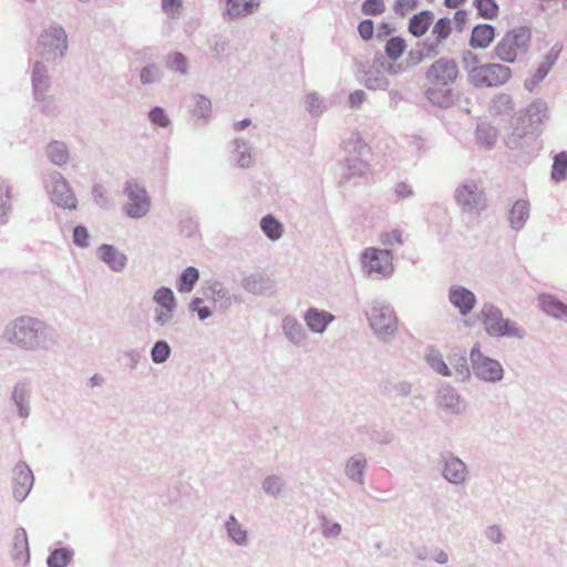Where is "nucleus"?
<instances>
[{"label":"nucleus","mask_w":567,"mask_h":567,"mask_svg":"<svg viewBox=\"0 0 567 567\" xmlns=\"http://www.w3.org/2000/svg\"><path fill=\"white\" fill-rule=\"evenodd\" d=\"M367 468V458L363 454L357 453L350 456L344 463V474L358 485L364 484V472Z\"/></svg>","instance_id":"29"},{"label":"nucleus","mask_w":567,"mask_h":567,"mask_svg":"<svg viewBox=\"0 0 567 567\" xmlns=\"http://www.w3.org/2000/svg\"><path fill=\"white\" fill-rule=\"evenodd\" d=\"M241 287L254 295H264L268 289L267 279L260 274H250L243 278Z\"/></svg>","instance_id":"48"},{"label":"nucleus","mask_w":567,"mask_h":567,"mask_svg":"<svg viewBox=\"0 0 567 567\" xmlns=\"http://www.w3.org/2000/svg\"><path fill=\"white\" fill-rule=\"evenodd\" d=\"M227 538L238 547H247L249 544L248 530L246 527L234 516L230 515L224 524Z\"/></svg>","instance_id":"28"},{"label":"nucleus","mask_w":567,"mask_h":567,"mask_svg":"<svg viewBox=\"0 0 567 567\" xmlns=\"http://www.w3.org/2000/svg\"><path fill=\"white\" fill-rule=\"evenodd\" d=\"M306 328L313 334H324L334 322L336 316L318 307H309L302 313Z\"/></svg>","instance_id":"18"},{"label":"nucleus","mask_w":567,"mask_h":567,"mask_svg":"<svg viewBox=\"0 0 567 567\" xmlns=\"http://www.w3.org/2000/svg\"><path fill=\"white\" fill-rule=\"evenodd\" d=\"M259 227H260V230L262 231V234L270 241H278L285 235L284 224L271 214L265 215L260 219Z\"/></svg>","instance_id":"35"},{"label":"nucleus","mask_w":567,"mask_h":567,"mask_svg":"<svg viewBox=\"0 0 567 567\" xmlns=\"http://www.w3.org/2000/svg\"><path fill=\"white\" fill-rule=\"evenodd\" d=\"M343 148L349 156L368 157L371 148L359 133H351L343 141Z\"/></svg>","instance_id":"39"},{"label":"nucleus","mask_w":567,"mask_h":567,"mask_svg":"<svg viewBox=\"0 0 567 567\" xmlns=\"http://www.w3.org/2000/svg\"><path fill=\"white\" fill-rule=\"evenodd\" d=\"M537 309L546 317L567 323V303L550 292H540L536 297Z\"/></svg>","instance_id":"16"},{"label":"nucleus","mask_w":567,"mask_h":567,"mask_svg":"<svg viewBox=\"0 0 567 567\" xmlns=\"http://www.w3.org/2000/svg\"><path fill=\"white\" fill-rule=\"evenodd\" d=\"M470 362L474 377L484 383L496 384L505 378L502 362L485 354L478 342L470 351Z\"/></svg>","instance_id":"9"},{"label":"nucleus","mask_w":567,"mask_h":567,"mask_svg":"<svg viewBox=\"0 0 567 567\" xmlns=\"http://www.w3.org/2000/svg\"><path fill=\"white\" fill-rule=\"evenodd\" d=\"M447 300L462 317L468 316L477 303L475 293L460 284H454L449 287Z\"/></svg>","instance_id":"17"},{"label":"nucleus","mask_w":567,"mask_h":567,"mask_svg":"<svg viewBox=\"0 0 567 567\" xmlns=\"http://www.w3.org/2000/svg\"><path fill=\"white\" fill-rule=\"evenodd\" d=\"M549 118L546 101H532L511 123L509 131L504 137L511 150L523 151L530 146L540 132V126Z\"/></svg>","instance_id":"2"},{"label":"nucleus","mask_w":567,"mask_h":567,"mask_svg":"<svg viewBox=\"0 0 567 567\" xmlns=\"http://www.w3.org/2000/svg\"><path fill=\"white\" fill-rule=\"evenodd\" d=\"M512 76V70L498 63L482 64L468 81L476 87H492L505 84Z\"/></svg>","instance_id":"13"},{"label":"nucleus","mask_w":567,"mask_h":567,"mask_svg":"<svg viewBox=\"0 0 567 567\" xmlns=\"http://www.w3.org/2000/svg\"><path fill=\"white\" fill-rule=\"evenodd\" d=\"M33 97L39 107L47 114H54L58 110L54 97L50 94V78L47 65L37 61L32 74Z\"/></svg>","instance_id":"12"},{"label":"nucleus","mask_w":567,"mask_h":567,"mask_svg":"<svg viewBox=\"0 0 567 567\" xmlns=\"http://www.w3.org/2000/svg\"><path fill=\"white\" fill-rule=\"evenodd\" d=\"M95 255L100 261L115 274H122L127 268L128 258L126 254L114 245H100L96 248Z\"/></svg>","instance_id":"20"},{"label":"nucleus","mask_w":567,"mask_h":567,"mask_svg":"<svg viewBox=\"0 0 567 567\" xmlns=\"http://www.w3.org/2000/svg\"><path fill=\"white\" fill-rule=\"evenodd\" d=\"M436 405L442 412L451 416L465 415L468 410V404L463 395L449 385L437 391Z\"/></svg>","instance_id":"15"},{"label":"nucleus","mask_w":567,"mask_h":567,"mask_svg":"<svg viewBox=\"0 0 567 567\" xmlns=\"http://www.w3.org/2000/svg\"><path fill=\"white\" fill-rule=\"evenodd\" d=\"M532 34L529 29L518 27L506 32L494 48L497 59L513 63L529 50Z\"/></svg>","instance_id":"8"},{"label":"nucleus","mask_w":567,"mask_h":567,"mask_svg":"<svg viewBox=\"0 0 567 567\" xmlns=\"http://www.w3.org/2000/svg\"><path fill=\"white\" fill-rule=\"evenodd\" d=\"M549 72L550 70L539 62L536 69L525 79L524 87L528 92H533Z\"/></svg>","instance_id":"54"},{"label":"nucleus","mask_w":567,"mask_h":567,"mask_svg":"<svg viewBox=\"0 0 567 567\" xmlns=\"http://www.w3.org/2000/svg\"><path fill=\"white\" fill-rule=\"evenodd\" d=\"M11 558L19 566H27L30 560L28 535L23 527L14 529L12 535Z\"/></svg>","instance_id":"25"},{"label":"nucleus","mask_w":567,"mask_h":567,"mask_svg":"<svg viewBox=\"0 0 567 567\" xmlns=\"http://www.w3.org/2000/svg\"><path fill=\"white\" fill-rule=\"evenodd\" d=\"M281 329L285 338L293 346L303 348L309 342V336L301 322L291 315H287L281 320Z\"/></svg>","instance_id":"23"},{"label":"nucleus","mask_w":567,"mask_h":567,"mask_svg":"<svg viewBox=\"0 0 567 567\" xmlns=\"http://www.w3.org/2000/svg\"><path fill=\"white\" fill-rule=\"evenodd\" d=\"M19 417L27 419L30 414V389L25 383H16L11 392Z\"/></svg>","instance_id":"30"},{"label":"nucleus","mask_w":567,"mask_h":567,"mask_svg":"<svg viewBox=\"0 0 567 567\" xmlns=\"http://www.w3.org/2000/svg\"><path fill=\"white\" fill-rule=\"evenodd\" d=\"M319 528L321 536L327 540L338 539L343 532V527L339 522L326 515L320 516Z\"/></svg>","instance_id":"46"},{"label":"nucleus","mask_w":567,"mask_h":567,"mask_svg":"<svg viewBox=\"0 0 567 567\" xmlns=\"http://www.w3.org/2000/svg\"><path fill=\"white\" fill-rule=\"evenodd\" d=\"M3 336L11 346L27 352L48 351L58 344L54 329L32 316H20L9 321Z\"/></svg>","instance_id":"1"},{"label":"nucleus","mask_w":567,"mask_h":567,"mask_svg":"<svg viewBox=\"0 0 567 567\" xmlns=\"http://www.w3.org/2000/svg\"><path fill=\"white\" fill-rule=\"evenodd\" d=\"M458 74L457 65L453 60L439 59L429 68L426 78L437 85H449L453 83Z\"/></svg>","instance_id":"22"},{"label":"nucleus","mask_w":567,"mask_h":567,"mask_svg":"<svg viewBox=\"0 0 567 567\" xmlns=\"http://www.w3.org/2000/svg\"><path fill=\"white\" fill-rule=\"evenodd\" d=\"M406 44L403 39L394 37L391 38L385 44V53L386 55L396 61L404 52Z\"/></svg>","instance_id":"56"},{"label":"nucleus","mask_w":567,"mask_h":567,"mask_svg":"<svg viewBox=\"0 0 567 567\" xmlns=\"http://www.w3.org/2000/svg\"><path fill=\"white\" fill-rule=\"evenodd\" d=\"M261 489L269 497L284 498L287 495V483L282 476L270 474L261 481Z\"/></svg>","instance_id":"34"},{"label":"nucleus","mask_w":567,"mask_h":567,"mask_svg":"<svg viewBox=\"0 0 567 567\" xmlns=\"http://www.w3.org/2000/svg\"><path fill=\"white\" fill-rule=\"evenodd\" d=\"M550 178L555 183H561L567 179V152H560L554 156Z\"/></svg>","instance_id":"51"},{"label":"nucleus","mask_w":567,"mask_h":567,"mask_svg":"<svg viewBox=\"0 0 567 567\" xmlns=\"http://www.w3.org/2000/svg\"><path fill=\"white\" fill-rule=\"evenodd\" d=\"M348 177H362L369 171L367 157L349 156L346 159Z\"/></svg>","instance_id":"50"},{"label":"nucleus","mask_w":567,"mask_h":567,"mask_svg":"<svg viewBox=\"0 0 567 567\" xmlns=\"http://www.w3.org/2000/svg\"><path fill=\"white\" fill-rule=\"evenodd\" d=\"M462 64L467 73V81L473 78V74L476 73L478 68L482 65L478 56L471 51L464 52L462 56Z\"/></svg>","instance_id":"61"},{"label":"nucleus","mask_w":567,"mask_h":567,"mask_svg":"<svg viewBox=\"0 0 567 567\" xmlns=\"http://www.w3.org/2000/svg\"><path fill=\"white\" fill-rule=\"evenodd\" d=\"M72 240L73 244L81 249L89 248L91 245V235L89 229L82 225L75 226L73 229Z\"/></svg>","instance_id":"60"},{"label":"nucleus","mask_w":567,"mask_h":567,"mask_svg":"<svg viewBox=\"0 0 567 567\" xmlns=\"http://www.w3.org/2000/svg\"><path fill=\"white\" fill-rule=\"evenodd\" d=\"M303 105L308 114L316 118L323 115L328 110L324 97L315 91L306 93Z\"/></svg>","instance_id":"42"},{"label":"nucleus","mask_w":567,"mask_h":567,"mask_svg":"<svg viewBox=\"0 0 567 567\" xmlns=\"http://www.w3.org/2000/svg\"><path fill=\"white\" fill-rule=\"evenodd\" d=\"M474 4L480 16L485 19H493L498 13V6L495 0H474Z\"/></svg>","instance_id":"57"},{"label":"nucleus","mask_w":567,"mask_h":567,"mask_svg":"<svg viewBox=\"0 0 567 567\" xmlns=\"http://www.w3.org/2000/svg\"><path fill=\"white\" fill-rule=\"evenodd\" d=\"M433 18L434 17L431 11H422L421 13L413 16L409 23V31L414 37H422L429 30Z\"/></svg>","instance_id":"45"},{"label":"nucleus","mask_w":567,"mask_h":567,"mask_svg":"<svg viewBox=\"0 0 567 567\" xmlns=\"http://www.w3.org/2000/svg\"><path fill=\"white\" fill-rule=\"evenodd\" d=\"M260 0H227L226 11L230 18H243L256 12Z\"/></svg>","instance_id":"33"},{"label":"nucleus","mask_w":567,"mask_h":567,"mask_svg":"<svg viewBox=\"0 0 567 567\" xmlns=\"http://www.w3.org/2000/svg\"><path fill=\"white\" fill-rule=\"evenodd\" d=\"M123 214L130 219H143L152 210V197L146 187L136 179L126 181L123 186Z\"/></svg>","instance_id":"7"},{"label":"nucleus","mask_w":567,"mask_h":567,"mask_svg":"<svg viewBox=\"0 0 567 567\" xmlns=\"http://www.w3.org/2000/svg\"><path fill=\"white\" fill-rule=\"evenodd\" d=\"M172 349L165 340H157L151 349V359L156 364H162L171 357Z\"/></svg>","instance_id":"55"},{"label":"nucleus","mask_w":567,"mask_h":567,"mask_svg":"<svg viewBox=\"0 0 567 567\" xmlns=\"http://www.w3.org/2000/svg\"><path fill=\"white\" fill-rule=\"evenodd\" d=\"M427 365L437 374L444 377L449 374V364L444 360L442 352L433 347L426 349L424 354Z\"/></svg>","instance_id":"44"},{"label":"nucleus","mask_w":567,"mask_h":567,"mask_svg":"<svg viewBox=\"0 0 567 567\" xmlns=\"http://www.w3.org/2000/svg\"><path fill=\"white\" fill-rule=\"evenodd\" d=\"M529 218V203L524 199H518L512 206L508 219L511 227L515 230L522 229Z\"/></svg>","instance_id":"36"},{"label":"nucleus","mask_w":567,"mask_h":567,"mask_svg":"<svg viewBox=\"0 0 567 567\" xmlns=\"http://www.w3.org/2000/svg\"><path fill=\"white\" fill-rule=\"evenodd\" d=\"M385 59L383 56L374 59L371 68L364 76V85L370 90H386L390 85L385 76Z\"/></svg>","instance_id":"26"},{"label":"nucleus","mask_w":567,"mask_h":567,"mask_svg":"<svg viewBox=\"0 0 567 567\" xmlns=\"http://www.w3.org/2000/svg\"><path fill=\"white\" fill-rule=\"evenodd\" d=\"M48 159L55 166L62 167L70 162V151L68 145L61 141H52L45 147Z\"/></svg>","instance_id":"32"},{"label":"nucleus","mask_w":567,"mask_h":567,"mask_svg":"<svg viewBox=\"0 0 567 567\" xmlns=\"http://www.w3.org/2000/svg\"><path fill=\"white\" fill-rule=\"evenodd\" d=\"M480 318L485 333L492 338L522 340L526 336L522 326L504 317L503 311L493 303L482 306Z\"/></svg>","instance_id":"4"},{"label":"nucleus","mask_w":567,"mask_h":567,"mask_svg":"<svg viewBox=\"0 0 567 567\" xmlns=\"http://www.w3.org/2000/svg\"><path fill=\"white\" fill-rule=\"evenodd\" d=\"M485 537L493 545H501L505 542L506 535L504 529L498 524L488 525L485 528Z\"/></svg>","instance_id":"64"},{"label":"nucleus","mask_w":567,"mask_h":567,"mask_svg":"<svg viewBox=\"0 0 567 567\" xmlns=\"http://www.w3.org/2000/svg\"><path fill=\"white\" fill-rule=\"evenodd\" d=\"M44 192L51 204L66 209L75 210L78 208V197L64 175L58 171H50L43 177Z\"/></svg>","instance_id":"6"},{"label":"nucleus","mask_w":567,"mask_h":567,"mask_svg":"<svg viewBox=\"0 0 567 567\" xmlns=\"http://www.w3.org/2000/svg\"><path fill=\"white\" fill-rule=\"evenodd\" d=\"M514 111L515 103L511 94L503 92L497 93L489 102L488 112L493 117L503 120L511 116Z\"/></svg>","instance_id":"27"},{"label":"nucleus","mask_w":567,"mask_h":567,"mask_svg":"<svg viewBox=\"0 0 567 567\" xmlns=\"http://www.w3.org/2000/svg\"><path fill=\"white\" fill-rule=\"evenodd\" d=\"M442 475L453 485H463L468 477L467 466L460 457L449 455L443 458Z\"/></svg>","instance_id":"24"},{"label":"nucleus","mask_w":567,"mask_h":567,"mask_svg":"<svg viewBox=\"0 0 567 567\" xmlns=\"http://www.w3.org/2000/svg\"><path fill=\"white\" fill-rule=\"evenodd\" d=\"M148 120L156 127L167 128L171 125L169 116L159 106H155L148 112Z\"/></svg>","instance_id":"58"},{"label":"nucleus","mask_w":567,"mask_h":567,"mask_svg":"<svg viewBox=\"0 0 567 567\" xmlns=\"http://www.w3.org/2000/svg\"><path fill=\"white\" fill-rule=\"evenodd\" d=\"M32 471L25 463H18L12 471V494L18 502H22L29 495L33 486Z\"/></svg>","instance_id":"21"},{"label":"nucleus","mask_w":567,"mask_h":567,"mask_svg":"<svg viewBox=\"0 0 567 567\" xmlns=\"http://www.w3.org/2000/svg\"><path fill=\"white\" fill-rule=\"evenodd\" d=\"M392 250L365 247L359 256L360 270L369 279H389L395 271Z\"/></svg>","instance_id":"5"},{"label":"nucleus","mask_w":567,"mask_h":567,"mask_svg":"<svg viewBox=\"0 0 567 567\" xmlns=\"http://www.w3.org/2000/svg\"><path fill=\"white\" fill-rule=\"evenodd\" d=\"M190 112L194 117L208 122L213 112L210 99L204 94H194L192 96Z\"/></svg>","instance_id":"41"},{"label":"nucleus","mask_w":567,"mask_h":567,"mask_svg":"<svg viewBox=\"0 0 567 567\" xmlns=\"http://www.w3.org/2000/svg\"><path fill=\"white\" fill-rule=\"evenodd\" d=\"M153 323L157 329L171 327L175 323L178 301L174 290L159 286L152 293Z\"/></svg>","instance_id":"11"},{"label":"nucleus","mask_w":567,"mask_h":567,"mask_svg":"<svg viewBox=\"0 0 567 567\" xmlns=\"http://www.w3.org/2000/svg\"><path fill=\"white\" fill-rule=\"evenodd\" d=\"M12 212L11 187L4 183H0V226L9 221Z\"/></svg>","instance_id":"49"},{"label":"nucleus","mask_w":567,"mask_h":567,"mask_svg":"<svg viewBox=\"0 0 567 567\" xmlns=\"http://www.w3.org/2000/svg\"><path fill=\"white\" fill-rule=\"evenodd\" d=\"M74 556V551L70 547H60L53 549L48 558L47 566L48 567H68Z\"/></svg>","instance_id":"47"},{"label":"nucleus","mask_w":567,"mask_h":567,"mask_svg":"<svg viewBox=\"0 0 567 567\" xmlns=\"http://www.w3.org/2000/svg\"><path fill=\"white\" fill-rule=\"evenodd\" d=\"M229 161L233 166L247 169L255 164L252 145L243 137H236L229 143Z\"/></svg>","instance_id":"19"},{"label":"nucleus","mask_w":567,"mask_h":567,"mask_svg":"<svg viewBox=\"0 0 567 567\" xmlns=\"http://www.w3.org/2000/svg\"><path fill=\"white\" fill-rule=\"evenodd\" d=\"M563 44L558 41L554 42L547 52L543 55L540 63L544 64L549 70L553 69L555 63L557 62L559 54L561 53Z\"/></svg>","instance_id":"63"},{"label":"nucleus","mask_w":567,"mask_h":567,"mask_svg":"<svg viewBox=\"0 0 567 567\" xmlns=\"http://www.w3.org/2000/svg\"><path fill=\"white\" fill-rule=\"evenodd\" d=\"M68 50V37L60 25H50L40 33L35 54L41 60L53 62L62 58Z\"/></svg>","instance_id":"10"},{"label":"nucleus","mask_w":567,"mask_h":567,"mask_svg":"<svg viewBox=\"0 0 567 567\" xmlns=\"http://www.w3.org/2000/svg\"><path fill=\"white\" fill-rule=\"evenodd\" d=\"M495 37L494 28L489 24H480L472 31L470 44L473 48L486 49Z\"/></svg>","instance_id":"43"},{"label":"nucleus","mask_w":567,"mask_h":567,"mask_svg":"<svg viewBox=\"0 0 567 567\" xmlns=\"http://www.w3.org/2000/svg\"><path fill=\"white\" fill-rule=\"evenodd\" d=\"M165 68L173 72L183 76H187L190 72V61L189 59L177 51L171 52L165 56Z\"/></svg>","instance_id":"38"},{"label":"nucleus","mask_w":567,"mask_h":567,"mask_svg":"<svg viewBox=\"0 0 567 567\" xmlns=\"http://www.w3.org/2000/svg\"><path fill=\"white\" fill-rule=\"evenodd\" d=\"M449 374L444 377L454 379L457 382H467L471 378V368L463 355L449 358Z\"/></svg>","instance_id":"31"},{"label":"nucleus","mask_w":567,"mask_h":567,"mask_svg":"<svg viewBox=\"0 0 567 567\" xmlns=\"http://www.w3.org/2000/svg\"><path fill=\"white\" fill-rule=\"evenodd\" d=\"M498 131L496 127L487 123H481L476 127V144L484 150H492L497 142Z\"/></svg>","instance_id":"37"},{"label":"nucleus","mask_w":567,"mask_h":567,"mask_svg":"<svg viewBox=\"0 0 567 567\" xmlns=\"http://www.w3.org/2000/svg\"><path fill=\"white\" fill-rule=\"evenodd\" d=\"M373 336L381 342H392L399 333V317L388 301L374 299L364 312Z\"/></svg>","instance_id":"3"},{"label":"nucleus","mask_w":567,"mask_h":567,"mask_svg":"<svg viewBox=\"0 0 567 567\" xmlns=\"http://www.w3.org/2000/svg\"><path fill=\"white\" fill-rule=\"evenodd\" d=\"M452 31L451 20L440 19L433 27L432 34L435 37L436 45L449 38Z\"/></svg>","instance_id":"59"},{"label":"nucleus","mask_w":567,"mask_h":567,"mask_svg":"<svg viewBox=\"0 0 567 567\" xmlns=\"http://www.w3.org/2000/svg\"><path fill=\"white\" fill-rule=\"evenodd\" d=\"M161 78V69L158 65L151 63L143 66L140 71V81L143 84H152Z\"/></svg>","instance_id":"62"},{"label":"nucleus","mask_w":567,"mask_h":567,"mask_svg":"<svg viewBox=\"0 0 567 567\" xmlns=\"http://www.w3.org/2000/svg\"><path fill=\"white\" fill-rule=\"evenodd\" d=\"M199 280V270L196 267H186L176 278V289L179 293H189Z\"/></svg>","instance_id":"40"},{"label":"nucleus","mask_w":567,"mask_h":567,"mask_svg":"<svg viewBox=\"0 0 567 567\" xmlns=\"http://www.w3.org/2000/svg\"><path fill=\"white\" fill-rule=\"evenodd\" d=\"M379 241L384 249L392 250L393 248L400 247L403 245V234L400 229L393 228L389 230H384L379 235Z\"/></svg>","instance_id":"53"},{"label":"nucleus","mask_w":567,"mask_h":567,"mask_svg":"<svg viewBox=\"0 0 567 567\" xmlns=\"http://www.w3.org/2000/svg\"><path fill=\"white\" fill-rule=\"evenodd\" d=\"M454 199L463 212H477L484 205V192L478 182L464 181L456 187Z\"/></svg>","instance_id":"14"},{"label":"nucleus","mask_w":567,"mask_h":567,"mask_svg":"<svg viewBox=\"0 0 567 567\" xmlns=\"http://www.w3.org/2000/svg\"><path fill=\"white\" fill-rule=\"evenodd\" d=\"M204 297L214 303L229 300V291L218 281H213L202 289Z\"/></svg>","instance_id":"52"}]
</instances>
